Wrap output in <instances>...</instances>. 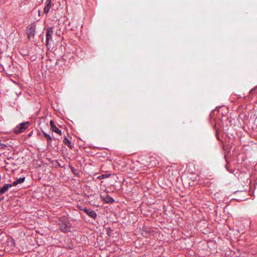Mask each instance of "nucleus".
Instances as JSON below:
<instances>
[{"label":"nucleus","instance_id":"nucleus-6","mask_svg":"<svg viewBox=\"0 0 257 257\" xmlns=\"http://www.w3.org/2000/svg\"><path fill=\"white\" fill-rule=\"evenodd\" d=\"M83 211L85 212L88 216L93 218H95L97 216L96 213L93 210L84 208L83 209Z\"/></svg>","mask_w":257,"mask_h":257},{"label":"nucleus","instance_id":"nucleus-8","mask_svg":"<svg viewBox=\"0 0 257 257\" xmlns=\"http://www.w3.org/2000/svg\"><path fill=\"white\" fill-rule=\"evenodd\" d=\"M50 125H51V128L53 132L57 133L58 134H59L60 135H62L61 131L59 130L57 127V126L55 125V124L53 120L50 121Z\"/></svg>","mask_w":257,"mask_h":257},{"label":"nucleus","instance_id":"nucleus-4","mask_svg":"<svg viewBox=\"0 0 257 257\" xmlns=\"http://www.w3.org/2000/svg\"><path fill=\"white\" fill-rule=\"evenodd\" d=\"M59 225L60 229L63 232H67L70 229V224L69 222L61 223Z\"/></svg>","mask_w":257,"mask_h":257},{"label":"nucleus","instance_id":"nucleus-2","mask_svg":"<svg viewBox=\"0 0 257 257\" xmlns=\"http://www.w3.org/2000/svg\"><path fill=\"white\" fill-rule=\"evenodd\" d=\"M36 32V27L34 25L29 26L27 28V34L29 40L34 38Z\"/></svg>","mask_w":257,"mask_h":257},{"label":"nucleus","instance_id":"nucleus-5","mask_svg":"<svg viewBox=\"0 0 257 257\" xmlns=\"http://www.w3.org/2000/svg\"><path fill=\"white\" fill-rule=\"evenodd\" d=\"M101 198L107 203H111L114 202V199L107 194L101 195Z\"/></svg>","mask_w":257,"mask_h":257},{"label":"nucleus","instance_id":"nucleus-11","mask_svg":"<svg viewBox=\"0 0 257 257\" xmlns=\"http://www.w3.org/2000/svg\"><path fill=\"white\" fill-rule=\"evenodd\" d=\"M64 142L68 146H70L71 145V142L67 138H65Z\"/></svg>","mask_w":257,"mask_h":257},{"label":"nucleus","instance_id":"nucleus-9","mask_svg":"<svg viewBox=\"0 0 257 257\" xmlns=\"http://www.w3.org/2000/svg\"><path fill=\"white\" fill-rule=\"evenodd\" d=\"M25 177H22L18 179H17L16 181H15L12 184L13 186H17V185L19 184H21L23 183L25 181Z\"/></svg>","mask_w":257,"mask_h":257},{"label":"nucleus","instance_id":"nucleus-13","mask_svg":"<svg viewBox=\"0 0 257 257\" xmlns=\"http://www.w3.org/2000/svg\"><path fill=\"white\" fill-rule=\"evenodd\" d=\"M46 3L51 4V0H47Z\"/></svg>","mask_w":257,"mask_h":257},{"label":"nucleus","instance_id":"nucleus-3","mask_svg":"<svg viewBox=\"0 0 257 257\" xmlns=\"http://www.w3.org/2000/svg\"><path fill=\"white\" fill-rule=\"evenodd\" d=\"M53 29L49 28L47 29V32L46 34V45L48 47V44L50 41L52 40V35L53 34Z\"/></svg>","mask_w":257,"mask_h":257},{"label":"nucleus","instance_id":"nucleus-10","mask_svg":"<svg viewBox=\"0 0 257 257\" xmlns=\"http://www.w3.org/2000/svg\"><path fill=\"white\" fill-rule=\"evenodd\" d=\"M51 7V4L46 3V5L44 8V13H45L46 14H47L49 12V10H50Z\"/></svg>","mask_w":257,"mask_h":257},{"label":"nucleus","instance_id":"nucleus-14","mask_svg":"<svg viewBox=\"0 0 257 257\" xmlns=\"http://www.w3.org/2000/svg\"><path fill=\"white\" fill-rule=\"evenodd\" d=\"M84 208H80V209L81 210H83V209H84Z\"/></svg>","mask_w":257,"mask_h":257},{"label":"nucleus","instance_id":"nucleus-12","mask_svg":"<svg viewBox=\"0 0 257 257\" xmlns=\"http://www.w3.org/2000/svg\"><path fill=\"white\" fill-rule=\"evenodd\" d=\"M44 135L45 136V137L46 138V139L48 140V141H51L52 140V138L50 136V135L47 134V133H44Z\"/></svg>","mask_w":257,"mask_h":257},{"label":"nucleus","instance_id":"nucleus-1","mask_svg":"<svg viewBox=\"0 0 257 257\" xmlns=\"http://www.w3.org/2000/svg\"><path fill=\"white\" fill-rule=\"evenodd\" d=\"M29 126V122H25L20 123L19 125H17L15 128V132L16 134H19L23 132L26 128H27Z\"/></svg>","mask_w":257,"mask_h":257},{"label":"nucleus","instance_id":"nucleus-7","mask_svg":"<svg viewBox=\"0 0 257 257\" xmlns=\"http://www.w3.org/2000/svg\"><path fill=\"white\" fill-rule=\"evenodd\" d=\"M13 185L12 184H5L3 187L0 188V194H4Z\"/></svg>","mask_w":257,"mask_h":257}]
</instances>
